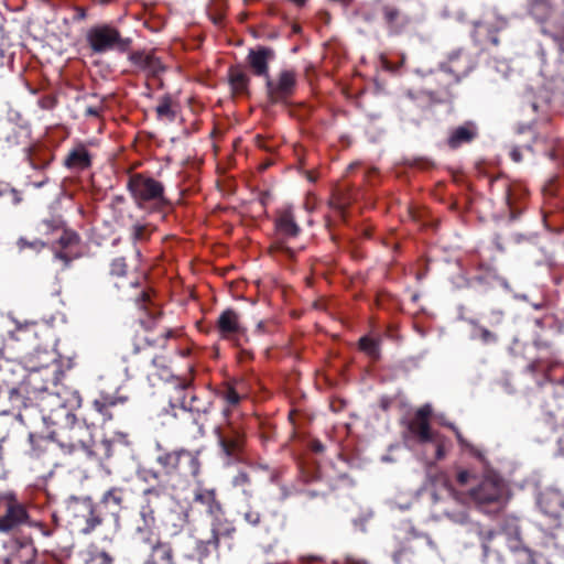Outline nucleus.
Returning <instances> with one entry per match:
<instances>
[{
  "label": "nucleus",
  "mask_w": 564,
  "mask_h": 564,
  "mask_svg": "<svg viewBox=\"0 0 564 564\" xmlns=\"http://www.w3.org/2000/svg\"><path fill=\"white\" fill-rule=\"evenodd\" d=\"M54 426L50 434L51 442L55 443L64 454L96 462H104L112 456V442L109 440L96 442L90 426L77 420L75 414Z\"/></svg>",
  "instance_id": "nucleus-1"
},
{
  "label": "nucleus",
  "mask_w": 564,
  "mask_h": 564,
  "mask_svg": "<svg viewBox=\"0 0 564 564\" xmlns=\"http://www.w3.org/2000/svg\"><path fill=\"white\" fill-rule=\"evenodd\" d=\"M39 375L29 373L26 383L10 392V401L15 408H28L34 401L43 414L46 424L56 425L74 414L64 403L57 389L48 391L46 386L37 384Z\"/></svg>",
  "instance_id": "nucleus-2"
},
{
  "label": "nucleus",
  "mask_w": 564,
  "mask_h": 564,
  "mask_svg": "<svg viewBox=\"0 0 564 564\" xmlns=\"http://www.w3.org/2000/svg\"><path fill=\"white\" fill-rule=\"evenodd\" d=\"M159 473L154 470H145L144 479L148 482L158 481L143 490L139 501V519L137 520L135 530L138 533H151L155 527V513L167 501L170 494L167 487L159 479Z\"/></svg>",
  "instance_id": "nucleus-3"
},
{
  "label": "nucleus",
  "mask_w": 564,
  "mask_h": 564,
  "mask_svg": "<svg viewBox=\"0 0 564 564\" xmlns=\"http://www.w3.org/2000/svg\"><path fill=\"white\" fill-rule=\"evenodd\" d=\"M520 528L516 523L505 525L499 530V539L491 545V554H500L503 546L512 553L516 564H545L542 556L527 547L520 536Z\"/></svg>",
  "instance_id": "nucleus-4"
},
{
  "label": "nucleus",
  "mask_w": 564,
  "mask_h": 564,
  "mask_svg": "<svg viewBox=\"0 0 564 564\" xmlns=\"http://www.w3.org/2000/svg\"><path fill=\"white\" fill-rule=\"evenodd\" d=\"M66 505L69 516L74 523L80 527L83 534H90L102 524L105 512L89 497L70 496Z\"/></svg>",
  "instance_id": "nucleus-5"
},
{
  "label": "nucleus",
  "mask_w": 564,
  "mask_h": 564,
  "mask_svg": "<svg viewBox=\"0 0 564 564\" xmlns=\"http://www.w3.org/2000/svg\"><path fill=\"white\" fill-rule=\"evenodd\" d=\"M87 41L95 53H105L111 50L126 52L131 44L130 39L121 37L117 29L107 24L89 29Z\"/></svg>",
  "instance_id": "nucleus-6"
},
{
  "label": "nucleus",
  "mask_w": 564,
  "mask_h": 564,
  "mask_svg": "<svg viewBox=\"0 0 564 564\" xmlns=\"http://www.w3.org/2000/svg\"><path fill=\"white\" fill-rule=\"evenodd\" d=\"M185 389L186 384L184 383L174 387V394L170 398V406L172 409L180 408L182 411L189 413L193 423L198 425L199 431L203 432L210 403L198 404L197 397L191 395L187 398Z\"/></svg>",
  "instance_id": "nucleus-7"
},
{
  "label": "nucleus",
  "mask_w": 564,
  "mask_h": 564,
  "mask_svg": "<svg viewBox=\"0 0 564 564\" xmlns=\"http://www.w3.org/2000/svg\"><path fill=\"white\" fill-rule=\"evenodd\" d=\"M128 188L140 207L148 202L161 203L164 200L163 185L152 177L135 174L130 177Z\"/></svg>",
  "instance_id": "nucleus-8"
},
{
  "label": "nucleus",
  "mask_w": 564,
  "mask_h": 564,
  "mask_svg": "<svg viewBox=\"0 0 564 564\" xmlns=\"http://www.w3.org/2000/svg\"><path fill=\"white\" fill-rule=\"evenodd\" d=\"M470 497L479 506L502 505L505 497L503 484L495 478L484 479L476 488L470 490Z\"/></svg>",
  "instance_id": "nucleus-9"
},
{
  "label": "nucleus",
  "mask_w": 564,
  "mask_h": 564,
  "mask_svg": "<svg viewBox=\"0 0 564 564\" xmlns=\"http://www.w3.org/2000/svg\"><path fill=\"white\" fill-rule=\"evenodd\" d=\"M28 519L26 511L22 505L12 497L0 498V531L9 532Z\"/></svg>",
  "instance_id": "nucleus-10"
},
{
  "label": "nucleus",
  "mask_w": 564,
  "mask_h": 564,
  "mask_svg": "<svg viewBox=\"0 0 564 564\" xmlns=\"http://www.w3.org/2000/svg\"><path fill=\"white\" fill-rule=\"evenodd\" d=\"M216 434L225 463L229 465L238 460L243 446L240 432L234 427H226L216 429Z\"/></svg>",
  "instance_id": "nucleus-11"
},
{
  "label": "nucleus",
  "mask_w": 564,
  "mask_h": 564,
  "mask_svg": "<svg viewBox=\"0 0 564 564\" xmlns=\"http://www.w3.org/2000/svg\"><path fill=\"white\" fill-rule=\"evenodd\" d=\"M267 94L272 102H278L292 95L295 87V73L284 69L276 80L270 77L265 80Z\"/></svg>",
  "instance_id": "nucleus-12"
},
{
  "label": "nucleus",
  "mask_w": 564,
  "mask_h": 564,
  "mask_svg": "<svg viewBox=\"0 0 564 564\" xmlns=\"http://www.w3.org/2000/svg\"><path fill=\"white\" fill-rule=\"evenodd\" d=\"M129 397L121 394L119 390L115 392L101 391L93 401L94 410L99 413L104 422L111 421L115 416V410L124 405Z\"/></svg>",
  "instance_id": "nucleus-13"
},
{
  "label": "nucleus",
  "mask_w": 564,
  "mask_h": 564,
  "mask_svg": "<svg viewBox=\"0 0 564 564\" xmlns=\"http://www.w3.org/2000/svg\"><path fill=\"white\" fill-rule=\"evenodd\" d=\"M182 459L191 462L194 465L193 473H197V460L188 451L181 449L174 452H161L156 456L158 464L166 471V474L176 471Z\"/></svg>",
  "instance_id": "nucleus-14"
},
{
  "label": "nucleus",
  "mask_w": 564,
  "mask_h": 564,
  "mask_svg": "<svg viewBox=\"0 0 564 564\" xmlns=\"http://www.w3.org/2000/svg\"><path fill=\"white\" fill-rule=\"evenodd\" d=\"M217 328L224 339H234L245 334V327L239 322V315L231 308L225 310L218 317Z\"/></svg>",
  "instance_id": "nucleus-15"
},
{
  "label": "nucleus",
  "mask_w": 564,
  "mask_h": 564,
  "mask_svg": "<svg viewBox=\"0 0 564 564\" xmlns=\"http://www.w3.org/2000/svg\"><path fill=\"white\" fill-rule=\"evenodd\" d=\"M540 510L553 519H557L564 508V498L556 489H546L538 499Z\"/></svg>",
  "instance_id": "nucleus-16"
},
{
  "label": "nucleus",
  "mask_w": 564,
  "mask_h": 564,
  "mask_svg": "<svg viewBox=\"0 0 564 564\" xmlns=\"http://www.w3.org/2000/svg\"><path fill=\"white\" fill-rule=\"evenodd\" d=\"M273 57L274 53L271 48L260 47L258 50H250L247 59L254 75L262 76L267 80L270 77L269 62Z\"/></svg>",
  "instance_id": "nucleus-17"
},
{
  "label": "nucleus",
  "mask_w": 564,
  "mask_h": 564,
  "mask_svg": "<svg viewBox=\"0 0 564 564\" xmlns=\"http://www.w3.org/2000/svg\"><path fill=\"white\" fill-rule=\"evenodd\" d=\"M143 564H176L173 546L170 542L156 539Z\"/></svg>",
  "instance_id": "nucleus-18"
},
{
  "label": "nucleus",
  "mask_w": 564,
  "mask_h": 564,
  "mask_svg": "<svg viewBox=\"0 0 564 564\" xmlns=\"http://www.w3.org/2000/svg\"><path fill=\"white\" fill-rule=\"evenodd\" d=\"M130 61L148 75L158 76L164 70L161 58L153 52L140 51L130 55Z\"/></svg>",
  "instance_id": "nucleus-19"
},
{
  "label": "nucleus",
  "mask_w": 564,
  "mask_h": 564,
  "mask_svg": "<svg viewBox=\"0 0 564 564\" xmlns=\"http://www.w3.org/2000/svg\"><path fill=\"white\" fill-rule=\"evenodd\" d=\"M123 501L124 490L118 487H113L102 495L98 506L101 508L102 512L107 511L110 514L117 517L122 508Z\"/></svg>",
  "instance_id": "nucleus-20"
},
{
  "label": "nucleus",
  "mask_w": 564,
  "mask_h": 564,
  "mask_svg": "<svg viewBox=\"0 0 564 564\" xmlns=\"http://www.w3.org/2000/svg\"><path fill=\"white\" fill-rule=\"evenodd\" d=\"M172 336V330H165L162 333V338L159 339H152L144 338L148 347H142L140 344H134L132 352L134 355L142 354L144 359L149 360V362L154 367H164V359L161 357L152 356V354L149 352V348L152 346H160L164 347V343L167 338Z\"/></svg>",
  "instance_id": "nucleus-21"
},
{
  "label": "nucleus",
  "mask_w": 564,
  "mask_h": 564,
  "mask_svg": "<svg viewBox=\"0 0 564 564\" xmlns=\"http://www.w3.org/2000/svg\"><path fill=\"white\" fill-rule=\"evenodd\" d=\"M47 329V326L37 322L18 323L15 330L11 332V337L18 341H31L37 339Z\"/></svg>",
  "instance_id": "nucleus-22"
},
{
  "label": "nucleus",
  "mask_w": 564,
  "mask_h": 564,
  "mask_svg": "<svg viewBox=\"0 0 564 564\" xmlns=\"http://www.w3.org/2000/svg\"><path fill=\"white\" fill-rule=\"evenodd\" d=\"M476 135V127L473 123H466L454 129L449 134L447 142L452 149H457L462 144L473 141Z\"/></svg>",
  "instance_id": "nucleus-23"
},
{
  "label": "nucleus",
  "mask_w": 564,
  "mask_h": 564,
  "mask_svg": "<svg viewBox=\"0 0 564 564\" xmlns=\"http://www.w3.org/2000/svg\"><path fill=\"white\" fill-rule=\"evenodd\" d=\"M275 227L279 235L285 238L296 237L300 232V227L296 224L291 209H285L279 215L275 221Z\"/></svg>",
  "instance_id": "nucleus-24"
},
{
  "label": "nucleus",
  "mask_w": 564,
  "mask_h": 564,
  "mask_svg": "<svg viewBox=\"0 0 564 564\" xmlns=\"http://www.w3.org/2000/svg\"><path fill=\"white\" fill-rule=\"evenodd\" d=\"M409 432L417 437L422 443L433 442L434 436L430 427L429 420H412L408 425Z\"/></svg>",
  "instance_id": "nucleus-25"
},
{
  "label": "nucleus",
  "mask_w": 564,
  "mask_h": 564,
  "mask_svg": "<svg viewBox=\"0 0 564 564\" xmlns=\"http://www.w3.org/2000/svg\"><path fill=\"white\" fill-rule=\"evenodd\" d=\"M66 165L70 169L85 170L90 165V155L84 147L74 149L66 159Z\"/></svg>",
  "instance_id": "nucleus-26"
},
{
  "label": "nucleus",
  "mask_w": 564,
  "mask_h": 564,
  "mask_svg": "<svg viewBox=\"0 0 564 564\" xmlns=\"http://www.w3.org/2000/svg\"><path fill=\"white\" fill-rule=\"evenodd\" d=\"M20 115L14 112L8 120H0V141L7 143H14L18 139V123L13 120H18Z\"/></svg>",
  "instance_id": "nucleus-27"
},
{
  "label": "nucleus",
  "mask_w": 564,
  "mask_h": 564,
  "mask_svg": "<svg viewBox=\"0 0 564 564\" xmlns=\"http://www.w3.org/2000/svg\"><path fill=\"white\" fill-rule=\"evenodd\" d=\"M187 512L185 511H173L171 512L165 522V530L170 535H176L180 533L187 523Z\"/></svg>",
  "instance_id": "nucleus-28"
},
{
  "label": "nucleus",
  "mask_w": 564,
  "mask_h": 564,
  "mask_svg": "<svg viewBox=\"0 0 564 564\" xmlns=\"http://www.w3.org/2000/svg\"><path fill=\"white\" fill-rule=\"evenodd\" d=\"M194 500L205 506L210 514H216L221 510L220 505L216 501L214 490H198L195 492Z\"/></svg>",
  "instance_id": "nucleus-29"
},
{
  "label": "nucleus",
  "mask_w": 564,
  "mask_h": 564,
  "mask_svg": "<svg viewBox=\"0 0 564 564\" xmlns=\"http://www.w3.org/2000/svg\"><path fill=\"white\" fill-rule=\"evenodd\" d=\"M229 83L235 93H247L249 85V77L247 73L238 67L229 70Z\"/></svg>",
  "instance_id": "nucleus-30"
},
{
  "label": "nucleus",
  "mask_w": 564,
  "mask_h": 564,
  "mask_svg": "<svg viewBox=\"0 0 564 564\" xmlns=\"http://www.w3.org/2000/svg\"><path fill=\"white\" fill-rule=\"evenodd\" d=\"M478 534L484 551V556L488 557L491 554V545L495 542L494 540H498L500 538L499 530L485 529L480 530Z\"/></svg>",
  "instance_id": "nucleus-31"
},
{
  "label": "nucleus",
  "mask_w": 564,
  "mask_h": 564,
  "mask_svg": "<svg viewBox=\"0 0 564 564\" xmlns=\"http://www.w3.org/2000/svg\"><path fill=\"white\" fill-rule=\"evenodd\" d=\"M156 116L159 119L166 120L169 122L174 121L175 111L172 108V100L170 97H163L158 106L155 107Z\"/></svg>",
  "instance_id": "nucleus-32"
},
{
  "label": "nucleus",
  "mask_w": 564,
  "mask_h": 564,
  "mask_svg": "<svg viewBox=\"0 0 564 564\" xmlns=\"http://www.w3.org/2000/svg\"><path fill=\"white\" fill-rule=\"evenodd\" d=\"M149 294L147 292H142L140 299L137 300V305L140 307V310H143L147 312L148 319H144L143 317H140V324L145 329H151L154 326V317L152 316L153 313L150 312V308L148 306Z\"/></svg>",
  "instance_id": "nucleus-33"
},
{
  "label": "nucleus",
  "mask_w": 564,
  "mask_h": 564,
  "mask_svg": "<svg viewBox=\"0 0 564 564\" xmlns=\"http://www.w3.org/2000/svg\"><path fill=\"white\" fill-rule=\"evenodd\" d=\"M359 347L364 352L373 359H378L380 357L379 341L373 338H360Z\"/></svg>",
  "instance_id": "nucleus-34"
},
{
  "label": "nucleus",
  "mask_w": 564,
  "mask_h": 564,
  "mask_svg": "<svg viewBox=\"0 0 564 564\" xmlns=\"http://www.w3.org/2000/svg\"><path fill=\"white\" fill-rule=\"evenodd\" d=\"M30 373H37V384L46 386L48 391L52 389H57V386L53 382V371H51L47 367H41L40 369H33Z\"/></svg>",
  "instance_id": "nucleus-35"
},
{
  "label": "nucleus",
  "mask_w": 564,
  "mask_h": 564,
  "mask_svg": "<svg viewBox=\"0 0 564 564\" xmlns=\"http://www.w3.org/2000/svg\"><path fill=\"white\" fill-rule=\"evenodd\" d=\"M64 223L59 217H52L44 219L40 224V231L43 234H51L53 231L63 229Z\"/></svg>",
  "instance_id": "nucleus-36"
},
{
  "label": "nucleus",
  "mask_w": 564,
  "mask_h": 564,
  "mask_svg": "<svg viewBox=\"0 0 564 564\" xmlns=\"http://www.w3.org/2000/svg\"><path fill=\"white\" fill-rule=\"evenodd\" d=\"M17 245L20 250H24L26 248L34 250L35 252H40L44 247L45 242L40 239H34L33 241H29L25 238H19Z\"/></svg>",
  "instance_id": "nucleus-37"
},
{
  "label": "nucleus",
  "mask_w": 564,
  "mask_h": 564,
  "mask_svg": "<svg viewBox=\"0 0 564 564\" xmlns=\"http://www.w3.org/2000/svg\"><path fill=\"white\" fill-rule=\"evenodd\" d=\"M78 241V236L72 230L63 229L61 237L58 238V243L62 248H67L76 245Z\"/></svg>",
  "instance_id": "nucleus-38"
},
{
  "label": "nucleus",
  "mask_w": 564,
  "mask_h": 564,
  "mask_svg": "<svg viewBox=\"0 0 564 564\" xmlns=\"http://www.w3.org/2000/svg\"><path fill=\"white\" fill-rule=\"evenodd\" d=\"M127 264L123 258H117L111 262L110 272L112 275L122 276L126 274Z\"/></svg>",
  "instance_id": "nucleus-39"
},
{
  "label": "nucleus",
  "mask_w": 564,
  "mask_h": 564,
  "mask_svg": "<svg viewBox=\"0 0 564 564\" xmlns=\"http://www.w3.org/2000/svg\"><path fill=\"white\" fill-rule=\"evenodd\" d=\"M446 516L457 523H466L468 521V513L465 508L454 512L446 511Z\"/></svg>",
  "instance_id": "nucleus-40"
},
{
  "label": "nucleus",
  "mask_w": 564,
  "mask_h": 564,
  "mask_svg": "<svg viewBox=\"0 0 564 564\" xmlns=\"http://www.w3.org/2000/svg\"><path fill=\"white\" fill-rule=\"evenodd\" d=\"M245 520L251 525H258L261 520V514L258 511L248 510L243 514Z\"/></svg>",
  "instance_id": "nucleus-41"
},
{
  "label": "nucleus",
  "mask_w": 564,
  "mask_h": 564,
  "mask_svg": "<svg viewBox=\"0 0 564 564\" xmlns=\"http://www.w3.org/2000/svg\"><path fill=\"white\" fill-rule=\"evenodd\" d=\"M383 15H384L387 23L392 24L398 19L399 11L392 7H384Z\"/></svg>",
  "instance_id": "nucleus-42"
},
{
  "label": "nucleus",
  "mask_w": 564,
  "mask_h": 564,
  "mask_svg": "<svg viewBox=\"0 0 564 564\" xmlns=\"http://www.w3.org/2000/svg\"><path fill=\"white\" fill-rule=\"evenodd\" d=\"M250 482L249 476L245 471H239L232 480L234 486L243 487Z\"/></svg>",
  "instance_id": "nucleus-43"
},
{
  "label": "nucleus",
  "mask_w": 564,
  "mask_h": 564,
  "mask_svg": "<svg viewBox=\"0 0 564 564\" xmlns=\"http://www.w3.org/2000/svg\"><path fill=\"white\" fill-rule=\"evenodd\" d=\"M479 337L485 344L495 343L497 340L496 335L484 327L479 328Z\"/></svg>",
  "instance_id": "nucleus-44"
},
{
  "label": "nucleus",
  "mask_w": 564,
  "mask_h": 564,
  "mask_svg": "<svg viewBox=\"0 0 564 564\" xmlns=\"http://www.w3.org/2000/svg\"><path fill=\"white\" fill-rule=\"evenodd\" d=\"M104 110L102 101H99L98 105L87 106L85 109L86 116L98 117Z\"/></svg>",
  "instance_id": "nucleus-45"
},
{
  "label": "nucleus",
  "mask_w": 564,
  "mask_h": 564,
  "mask_svg": "<svg viewBox=\"0 0 564 564\" xmlns=\"http://www.w3.org/2000/svg\"><path fill=\"white\" fill-rule=\"evenodd\" d=\"M432 413V408L430 404H424L423 406H421L416 413H415V419L416 420H427L429 416L431 415Z\"/></svg>",
  "instance_id": "nucleus-46"
},
{
  "label": "nucleus",
  "mask_w": 564,
  "mask_h": 564,
  "mask_svg": "<svg viewBox=\"0 0 564 564\" xmlns=\"http://www.w3.org/2000/svg\"><path fill=\"white\" fill-rule=\"evenodd\" d=\"M557 454L564 457V427L560 429L557 436Z\"/></svg>",
  "instance_id": "nucleus-47"
},
{
  "label": "nucleus",
  "mask_w": 564,
  "mask_h": 564,
  "mask_svg": "<svg viewBox=\"0 0 564 564\" xmlns=\"http://www.w3.org/2000/svg\"><path fill=\"white\" fill-rule=\"evenodd\" d=\"M95 560L98 562V564H112V557L105 551L99 552Z\"/></svg>",
  "instance_id": "nucleus-48"
},
{
  "label": "nucleus",
  "mask_w": 564,
  "mask_h": 564,
  "mask_svg": "<svg viewBox=\"0 0 564 564\" xmlns=\"http://www.w3.org/2000/svg\"><path fill=\"white\" fill-rule=\"evenodd\" d=\"M144 230H145L144 226H142V225H134L133 228H132V237H133V239H135V240L143 239Z\"/></svg>",
  "instance_id": "nucleus-49"
},
{
  "label": "nucleus",
  "mask_w": 564,
  "mask_h": 564,
  "mask_svg": "<svg viewBox=\"0 0 564 564\" xmlns=\"http://www.w3.org/2000/svg\"><path fill=\"white\" fill-rule=\"evenodd\" d=\"M239 394L234 390V389H229L227 392H226V400L230 403V404H237L239 402Z\"/></svg>",
  "instance_id": "nucleus-50"
},
{
  "label": "nucleus",
  "mask_w": 564,
  "mask_h": 564,
  "mask_svg": "<svg viewBox=\"0 0 564 564\" xmlns=\"http://www.w3.org/2000/svg\"><path fill=\"white\" fill-rule=\"evenodd\" d=\"M275 248L278 250H280L281 252L286 253L290 257L294 256V251L291 248H289L288 246H285V243L282 241L276 242Z\"/></svg>",
  "instance_id": "nucleus-51"
},
{
  "label": "nucleus",
  "mask_w": 564,
  "mask_h": 564,
  "mask_svg": "<svg viewBox=\"0 0 564 564\" xmlns=\"http://www.w3.org/2000/svg\"><path fill=\"white\" fill-rule=\"evenodd\" d=\"M460 55V52H456V53H453L451 56H449V63H451V66L448 67V70L449 72H457L459 73L460 69L457 68L455 65H454V62L459 57Z\"/></svg>",
  "instance_id": "nucleus-52"
},
{
  "label": "nucleus",
  "mask_w": 564,
  "mask_h": 564,
  "mask_svg": "<svg viewBox=\"0 0 564 564\" xmlns=\"http://www.w3.org/2000/svg\"><path fill=\"white\" fill-rule=\"evenodd\" d=\"M469 477L470 474L467 470H460L457 475V480L459 484L465 485L467 484Z\"/></svg>",
  "instance_id": "nucleus-53"
},
{
  "label": "nucleus",
  "mask_w": 564,
  "mask_h": 564,
  "mask_svg": "<svg viewBox=\"0 0 564 564\" xmlns=\"http://www.w3.org/2000/svg\"><path fill=\"white\" fill-rule=\"evenodd\" d=\"M510 156H511V159H512L514 162H517V163H519V162H521V161H522V155H521V152H520V150H519L518 148H513V149L510 151Z\"/></svg>",
  "instance_id": "nucleus-54"
},
{
  "label": "nucleus",
  "mask_w": 564,
  "mask_h": 564,
  "mask_svg": "<svg viewBox=\"0 0 564 564\" xmlns=\"http://www.w3.org/2000/svg\"><path fill=\"white\" fill-rule=\"evenodd\" d=\"M10 196L13 204H19L22 200L20 193L15 189H10Z\"/></svg>",
  "instance_id": "nucleus-55"
},
{
  "label": "nucleus",
  "mask_w": 564,
  "mask_h": 564,
  "mask_svg": "<svg viewBox=\"0 0 564 564\" xmlns=\"http://www.w3.org/2000/svg\"><path fill=\"white\" fill-rule=\"evenodd\" d=\"M207 544H214L216 547L218 546L219 539L218 534L215 531L212 532V538L207 541Z\"/></svg>",
  "instance_id": "nucleus-56"
},
{
  "label": "nucleus",
  "mask_w": 564,
  "mask_h": 564,
  "mask_svg": "<svg viewBox=\"0 0 564 564\" xmlns=\"http://www.w3.org/2000/svg\"><path fill=\"white\" fill-rule=\"evenodd\" d=\"M55 258H56V259H59V260H62V261H64L66 265H67V264H68V262H69L68 257H67L65 253H63V252H56V253H55Z\"/></svg>",
  "instance_id": "nucleus-57"
},
{
  "label": "nucleus",
  "mask_w": 564,
  "mask_h": 564,
  "mask_svg": "<svg viewBox=\"0 0 564 564\" xmlns=\"http://www.w3.org/2000/svg\"><path fill=\"white\" fill-rule=\"evenodd\" d=\"M449 427L455 432V435H456L458 442L463 443L464 440H463L460 432L453 424H451Z\"/></svg>",
  "instance_id": "nucleus-58"
},
{
  "label": "nucleus",
  "mask_w": 564,
  "mask_h": 564,
  "mask_svg": "<svg viewBox=\"0 0 564 564\" xmlns=\"http://www.w3.org/2000/svg\"><path fill=\"white\" fill-rule=\"evenodd\" d=\"M290 1L297 7H302L307 2V0H290Z\"/></svg>",
  "instance_id": "nucleus-59"
},
{
  "label": "nucleus",
  "mask_w": 564,
  "mask_h": 564,
  "mask_svg": "<svg viewBox=\"0 0 564 564\" xmlns=\"http://www.w3.org/2000/svg\"><path fill=\"white\" fill-rule=\"evenodd\" d=\"M0 564H12V558L7 556V557H3L0 562Z\"/></svg>",
  "instance_id": "nucleus-60"
},
{
  "label": "nucleus",
  "mask_w": 564,
  "mask_h": 564,
  "mask_svg": "<svg viewBox=\"0 0 564 564\" xmlns=\"http://www.w3.org/2000/svg\"><path fill=\"white\" fill-rule=\"evenodd\" d=\"M262 328H263V322H259L258 325H257V330L261 332Z\"/></svg>",
  "instance_id": "nucleus-61"
},
{
  "label": "nucleus",
  "mask_w": 564,
  "mask_h": 564,
  "mask_svg": "<svg viewBox=\"0 0 564 564\" xmlns=\"http://www.w3.org/2000/svg\"><path fill=\"white\" fill-rule=\"evenodd\" d=\"M437 457H438V458H442V457H443V452H442V448H441V447H438V448H437Z\"/></svg>",
  "instance_id": "nucleus-62"
},
{
  "label": "nucleus",
  "mask_w": 564,
  "mask_h": 564,
  "mask_svg": "<svg viewBox=\"0 0 564 564\" xmlns=\"http://www.w3.org/2000/svg\"><path fill=\"white\" fill-rule=\"evenodd\" d=\"M29 438L32 444L35 442V436L33 434H30Z\"/></svg>",
  "instance_id": "nucleus-63"
},
{
  "label": "nucleus",
  "mask_w": 564,
  "mask_h": 564,
  "mask_svg": "<svg viewBox=\"0 0 564 564\" xmlns=\"http://www.w3.org/2000/svg\"><path fill=\"white\" fill-rule=\"evenodd\" d=\"M427 543H429L432 547H435L434 542H433L430 538H427Z\"/></svg>",
  "instance_id": "nucleus-64"
}]
</instances>
